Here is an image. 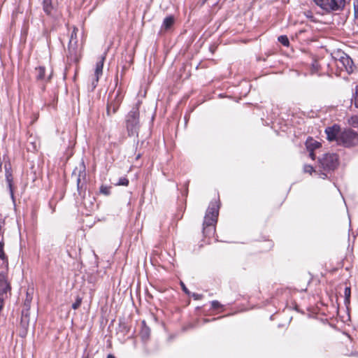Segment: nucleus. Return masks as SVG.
Masks as SVG:
<instances>
[{
    "mask_svg": "<svg viewBox=\"0 0 358 358\" xmlns=\"http://www.w3.org/2000/svg\"><path fill=\"white\" fill-rule=\"evenodd\" d=\"M219 208L220 206L216 201L210 203L203 222V234L205 237L210 238L215 235Z\"/></svg>",
    "mask_w": 358,
    "mask_h": 358,
    "instance_id": "f257e3e1",
    "label": "nucleus"
},
{
    "mask_svg": "<svg viewBox=\"0 0 358 358\" xmlns=\"http://www.w3.org/2000/svg\"><path fill=\"white\" fill-rule=\"evenodd\" d=\"M318 163L321 171L320 176L322 179H326L327 174L338 167V156L335 153H325L318 159Z\"/></svg>",
    "mask_w": 358,
    "mask_h": 358,
    "instance_id": "f03ea898",
    "label": "nucleus"
},
{
    "mask_svg": "<svg viewBox=\"0 0 358 358\" xmlns=\"http://www.w3.org/2000/svg\"><path fill=\"white\" fill-rule=\"evenodd\" d=\"M125 127L129 136L138 135L140 129L139 108L138 104L132 107L125 116Z\"/></svg>",
    "mask_w": 358,
    "mask_h": 358,
    "instance_id": "7ed1b4c3",
    "label": "nucleus"
},
{
    "mask_svg": "<svg viewBox=\"0 0 358 358\" xmlns=\"http://www.w3.org/2000/svg\"><path fill=\"white\" fill-rule=\"evenodd\" d=\"M72 176L76 177L77 190L80 197L84 198L87 189L86 167L83 160L79 166L76 167L72 173Z\"/></svg>",
    "mask_w": 358,
    "mask_h": 358,
    "instance_id": "20e7f679",
    "label": "nucleus"
},
{
    "mask_svg": "<svg viewBox=\"0 0 358 358\" xmlns=\"http://www.w3.org/2000/svg\"><path fill=\"white\" fill-rule=\"evenodd\" d=\"M324 13L329 14L334 12H341L345 6V0H313Z\"/></svg>",
    "mask_w": 358,
    "mask_h": 358,
    "instance_id": "39448f33",
    "label": "nucleus"
},
{
    "mask_svg": "<svg viewBox=\"0 0 358 358\" xmlns=\"http://www.w3.org/2000/svg\"><path fill=\"white\" fill-rule=\"evenodd\" d=\"M338 144L345 148L357 146L358 145V133L350 128L345 129L338 136Z\"/></svg>",
    "mask_w": 358,
    "mask_h": 358,
    "instance_id": "423d86ee",
    "label": "nucleus"
},
{
    "mask_svg": "<svg viewBox=\"0 0 358 358\" xmlns=\"http://www.w3.org/2000/svg\"><path fill=\"white\" fill-rule=\"evenodd\" d=\"M123 98L124 95L120 88H119L117 92H113L112 94H109L106 108V113L108 116L115 114L117 111Z\"/></svg>",
    "mask_w": 358,
    "mask_h": 358,
    "instance_id": "0eeeda50",
    "label": "nucleus"
},
{
    "mask_svg": "<svg viewBox=\"0 0 358 358\" xmlns=\"http://www.w3.org/2000/svg\"><path fill=\"white\" fill-rule=\"evenodd\" d=\"M340 57L336 61V66L341 71H345L348 74L352 73L356 69L352 59L345 52L340 53Z\"/></svg>",
    "mask_w": 358,
    "mask_h": 358,
    "instance_id": "6e6552de",
    "label": "nucleus"
},
{
    "mask_svg": "<svg viewBox=\"0 0 358 358\" xmlns=\"http://www.w3.org/2000/svg\"><path fill=\"white\" fill-rule=\"evenodd\" d=\"M78 31V28L74 27L70 36V40L68 46V55L67 58L71 61L75 62H78V58L76 55V46H77V33Z\"/></svg>",
    "mask_w": 358,
    "mask_h": 358,
    "instance_id": "1a4fd4ad",
    "label": "nucleus"
},
{
    "mask_svg": "<svg viewBox=\"0 0 358 358\" xmlns=\"http://www.w3.org/2000/svg\"><path fill=\"white\" fill-rule=\"evenodd\" d=\"M341 132V127L338 124H336L331 127H328L325 129L327 138L329 141H336L338 143V136Z\"/></svg>",
    "mask_w": 358,
    "mask_h": 358,
    "instance_id": "9d476101",
    "label": "nucleus"
},
{
    "mask_svg": "<svg viewBox=\"0 0 358 358\" xmlns=\"http://www.w3.org/2000/svg\"><path fill=\"white\" fill-rule=\"evenodd\" d=\"M104 60H105V57L101 56L100 57V60L99 62H97L96 64V67H95V71H94V78L92 83L93 89H94L96 87L99 80V78L103 73V66Z\"/></svg>",
    "mask_w": 358,
    "mask_h": 358,
    "instance_id": "9b49d317",
    "label": "nucleus"
},
{
    "mask_svg": "<svg viewBox=\"0 0 358 358\" xmlns=\"http://www.w3.org/2000/svg\"><path fill=\"white\" fill-rule=\"evenodd\" d=\"M11 289L10 285L8 282L7 275L5 273H0V296L3 298V296H7L8 292Z\"/></svg>",
    "mask_w": 358,
    "mask_h": 358,
    "instance_id": "f8f14e48",
    "label": "nucleus"
},
{
    "mask_svg": "<svg viewBox=\"0 0 358 358\" xmlns=\"http://www.w3.org/2000/svg\"><path fill=\"white\" fill-rule=\"evenodd\" d=\"M41 5L43 6V12L49 17L53 16L54 7L52 5V0H41Z\"/></svg>",
    "mask_w": 358,
    "mask_h": 358,
    "instance_id": "ddd939ff",
    "label": "nucleus"
},
{
    "mask_svg": "<svg viewBox=\"0 0 358 358\" xmlns=\"http://www.w3.org/2000/svg\"><path fill=\"white\" fill-rule=\"evenodd\" d=\"M36 78L38 81L50 80V76L45 77V68L44 66H38L35 69Z\"/></svg>",
    "mask_w": 358,
    "mask_h": 358,
    "instance_id": "4468645a",
    "label": "nucleus"
},
{
    "mask_svg": "<svg viewBox=\"0 0 358 358\" xmlns=\"http://www.w3.org/2000/svg\"><path fill=\"white\" fill-rule=\"evenodd\" d=\"M321 143L312 138H309L306 141V147L308 151H315L321 147Z\"/></svg>",
    "mask_w": 358,
    "mask_h": 358,
    "instance_id": "2eb2a0df",
    "label": "nucleus"
},
{
    "mask_svg": "<svg viewBox=\"0 0 358 358\" xmlns=\"http://www.w3.org/2000/svg\"><path fill=\"white\" fill-rule=\"evenodd\" d=\"M6 180L8 183L9 192L10 196L13 201H15L14 197V191H13V176L12 173L7 169L6 167Z\"/></svg>",
    "mask_w": 358,
    "mask_h": 358,
    "instance_id": "dca6fc26",
    "label": "nucleus"
},
{
    "mask_svg": "<svg viewBox=\"0 0 358 358\" xmlns=\"http://www.w3.org/2000/svg\"><path fill=\"white\" fill-rule=\"evenodd\" d=\"M29 310L22 309L20 324L23 328L27 329L29 327Z\"/></svg>",
    "mask_w": 358,
    "mask_h": 358,
    "instance_id": "f3484780",
    "label": "nucleus"
},
{
    "mask_svg": "<svg viewBox=\"0 0 358 358\" xmlns=\"http://www.w3.org/2000/svg\"><path fill=\"white\" fill-rule=\"evenodd\" d=\"M142 324H143V327L141 328V332H140V335L141 336V338L143 341H145L150 336V328L148 327H147L145 325V321H143Z\"/></svg>",
    "mask_w": 358,
    "mask_h": 358,
    "instance_id": "a211bd4d",
    "label": "nucleus"
},
{
    "mask_svg": "<svg viewBox=\"0 0 358 358\" xmlns=\"http://www.w3.org/2000/svg\"><path fill=\"white\" fill-rule=\"evenodd\" d=\"M174 23V17L173 16H168L164 18L162 24V27L164 29H169Z\"/></svg>",
    "mask_w": 358,
    "mask_h": 358,
    "instance_id": "6ab92c4d",
    "label": "nucleus"
},
{
    "mask_svg": "<svg viewBox=\"0 0 358 358\" xmlns=\"http://www.w3.org/2000/svg\"><path fill=\"white\" fill-rule=\"evenodd\" d=\"M32 301V297L30 296V294L27 292L26 299L24 300L22 309H27L29 310L31 307V303Z\"/></svg>",
    "mask_w": 358,
    "mask_h": 358,
    "instance_id": "aec40b11",
    "label": "nucleus"
},
{
    "mask_svg": "<svg viewBox=\"0 0 358 358\" xmlns=\"http://www.w3.org/2000/svg\"><path fill=\"white\" fill-rule=\"evenodd\" d=\"M345 295V304L347 305L350 303V295H351V289L350 287H346L344 291Z\"/></svg>",
    "mask_w": 358,
    "mask_h": 358,
    "instance_id": "412c9836",
    "label": "nucleus"
},
{
    "mask_svg": "<svg viewBox=\"0 0 358 358\" xmlns=\"http://www.w3.org/2000/svg\"><path fill=\"white\" fill-rule=\"evenodd\" d=\"M278 41L284 46L288 47L289 45V41L287 36L282 35L278 38Z\"/></svg>",
    "mask_w": 358,
    "mask_h": 358,
    "instance_id": "4be33fe9",
    "label": "nucleus"
},
{
    "mask_svg": "<svg viewBox=\"0 0 358 358\" xmlns=\"http://www.w3.org/2000/svg\"><path fill=\"white\" fill-rule=\"evenodd\" d=\"M352 102L354 103L355 106L358 108V85L355 87V91L352 95Z\"/></svg>",
    "mask_w": 358,
    "mask_h": 358,
    "instance_id": "5701e85b",
    "label": "nucleus"
},
{
    "mask_svg": "<svg viewBox=\"0 0 358 358\" xmlns=\"http://www.w3.org/2000/svg\"><path fill=\"white\" fill-rule=\"evenodd\" d=\"M3 245H4L3 242L2 241H0V259H2L3 262H6V263H8L7 257L6 256L4 251H3Z\"/></svg>",
    "mask_w": 358,
    "mask_h": 358,
    "instance_id": "b1692460",
    "label": "nucleus"
},
{
    "mask_svg": "<svg viewBox=\"0 0 358 358\" xmlns=\"http://www.w3.org/2000/svg\"><path fill=\"white\" fill-rule=\"evenodd\" d=\"M100 193L108 196L110 194V187L108 186L101 185L100 187Z\"/></svg>",
    "mask_w": 358,
    "mask_h": 358,
    "instance_id": "393cba45",
    "label": "nucleus"
},
{
    "mask_svg": "<svg viewBox=\"0 0 358 358\" xmlns=\"http://www.w3.org/2000/svg\"><path fill=\"white\" fill-rule=\"evenodd\" d=\"M350 123L352 127L358 128V115L352 116L350 120Z\"/></svg>",
    "mask_w": 358,
    "mask_h": 358,
    "instance_id": "a878e982",
    "label": "nucleus"
},
{
    "mask_svg": "<svg viewBox=\"0 0 358 358\" xmlns=\"http://www.w3.org/2000/svg\"><path fill=\"white\" fill-rule=\"evenodd\" d=\"M117 185L127 186L129 185V180L127 178H120L117 182Z\"/></svg>",
    "mask_w": 358,
    "mask_h": 358,
    "instance_id": "bb28decb",
    "label": "nucleus"
},
{
    "mask_svg": "<svg viewBox=\"0 0 358 358\" xmlns=\"http://www.w3.org/2000/svg\"><path fill=\"white\" fill-rule=\"evenodd\" d=\"M82 303V299L80 297H77L76 301L72 304V308L74 310L78 309Z\"/></svg>",
    "mask_w": 358,
    "mask_h": 358,
    "instance_id": "cd10ccee",
    "label": "nucleus"
},
{
    "mask_svg": "<svg viewBox=\"0 0 358 358\" xmlns=\"http://www.w3.org/2000/svg\"><path fill=\"white\" fill-rule=\"evenodd\" d=\"M222 307V305L218 301H211V308L213 310H217L220 308Z\"/></svg>",
    "mask_w": 358,
    "mask_h": 358,
    "instance_id": "c85d7f7f",
    "label": "nucleus"
},
{
    "mask_svg": "<svg viewBox=\"0 0 358 358\" xmlns=\"http://www.w3.org/2000/svg\"><path fill=\"white\" fill-rule=\"evenodd\" d=\"M303 171L312 174L315 171L314 168L311 165H305L303 166Z\"/></svg>",
    "mask_w": 358,
    "mask_h": 358,
    "instance_id": "c756f323",
    "label": "nucleus"
},
{
    "mask_svg": "<svg viewBox=\"0 0 358 358\" xmlns=\"http://www.w3.org/2000/svg\"><path fill=\"white\" fill-rule=\"evenodd\" d=\"M4 221L0 218V237H3V233H4V230H3V227H4Z\"/></svg>",
    "mask_w": 358,
    "mask_h": 358,
    "instance_id": "7c9ffc66",
    "label": "nucleus"
},
{
    "mask_svg": "<svg viewBox=\"0 0 358 358\" xmlns=\"http://www.w3.org/2000/svg\"><path fill=\"white\" fill-rule=\"evenodd\" d=\"M180 285H181V287L183 290L184 292H185L186 294H189V290L187 289V288L186 287L185 285L184 284V282H180Z\"/></svg>",
    "mask_w": 358,
    "mask_h": 358,
    "instance_id": "2f4dec72",
    "label": "nucleus"
},
{
    "mask_svg": "<svg viewBox=\"0 0 358 358\" xmlns=\"http://www.w3.org/2000/svg\"><path fill=\"white\" fill-rule=\"evenodd\" d=\"M309 152V156L313 159H315V154L314 153V151H308Z\"/></svg>",
    "mask_w": 358,
    "mask_h": 358,
    "instance_id": "473e14b6",
    "label": "nucleus"
},
{
    "mask_svg": "<svg viewBox=\"0 0 358 358\" xmlns=\"http://www.w3.org/2000/svg\"><path fill=\"white\" fill-rule=\"evenodd\" d=\"M306 17L308 18H310L312 20V21H314V20L313 19V16L311 12L308 11V13L306 14Z\"/></svg>",
    "mask_w": 358,
    "mask_h": 358,
    "instance_id": "72a5a7b5",
    "label": "nucleus"
},
{
    "mask_svg": "<svg viewBox=\"0 0 358 358\" xmlns=\"http://www.w3.org/2000/svg\"><path fill=\"white\" fill-rule=\"evenodd\" d=\"M354 9H355V15L357 16V14H358V6L356 4H354Z\"/></svg>",
    "mask_w": 358,
    "mask_h": 358,
    "instance_id": "f704fd0d",
    "label": "nucleus"
},
{
    "mask_svg": "<svg viewBox=\"0 0 358 358\" xmlns=\"http://www.w3.org/2000/svg\"><path fill=\"white\" fill-rule=\"evenodd\" d=\"M192 296H193L195 299H200V295H199V294H195V293H194V294H192Z\"/></svg>",
    "mask_w": 358,
    "mask_h": 358,
    "instance_id": "c9c22d12",
    "label": "nucleus"
},
{
    "mask_svg": "<svg viewBox=\"0 0 358 358\" xmlns=\"http://www.w3.org/2000/svg\"><path fill=\"white\" fill-rule=\"evenodd\" d=\"M208 0H201V6H203L206 2H207Z\"/></svg>",
    "mask_w": 358,
    "mask_h": 358,
    "instance_id": "e433bc0d",
    "label": "nucleus"
},
{
    "mask_svg": "<svg viewBox=\"0 0 358 358\" xmlns=\"http://www.w3.org/2000/svg\"><path fill=\"white\" fill-rule=\"evenodd\" d=\"M107 358H115V356H114V355H110H110H108L107 356Z\"/></svg>",
    "mask_w": 358,
    "mask_h": 358,
    "instance_id": "4c0bfd02",
    "label": "nucleus"
},
{
    "mask_svg": "<svg viewBox=\"0 0 358 358\" xmlns=\"http://www.w3.org/2000/svg\"><path fill=\"white\" fill-rule=\"evenodd\" d=\"M220 0H216L214 3V6L217 5L219 3Z\"/></svg>",
    "mask_w": 358,
    "mask_h": 358,
    "instance_id": "58836bf2",
    "label": "nucleus"
},
{
    "mask_svg": "<svg viewBox=\"0 0 358 358\" xmlns=\"http://www.w3.org/2000/svg\"><path fill=\"white\" fill-rule=\"evenodd\" d=\"M86 358H88V357H86Z\"/></svg>",
    "mask_w": 358,
    "mask_h": 358,
    "instance_id": "ea45409f",
    "label": "nucleus"
}]
</instances>
